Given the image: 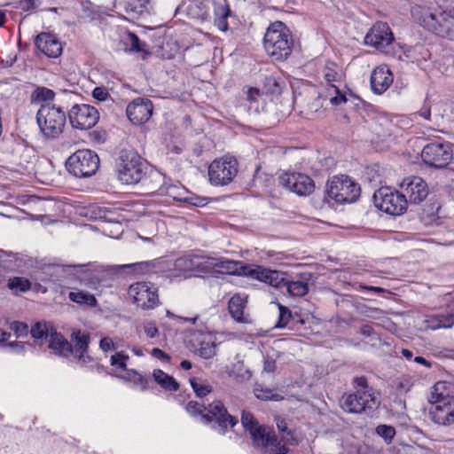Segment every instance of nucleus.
I'll return each mask as SVG.
<instances>
[{
  "label": "nucleus",
  "mask_w": 454,
  "mask_h": 454,
  "mask_svg": "<svg viewBox=\"0 0 454 454\" xmlns=\"http://www.w3.org/2000/svg\"><path fill=\"white\" fill-rule=\"evenodd\" d=\"M311 278L312 274L309 272L291 276L286 272L257 265L258 281L277 288L286 287L287 294L293 297H302L309 293Z\"/></svg>",
  "instance_id": "1"
},
{
  "label": "nucleus",
  "mask_w": 454,
  "mask_h": 454,
  "mask_svg": "<svg viewBox=\"0 0 454 454\" xmlns=\"http://www.w3.org/2000/svg\"><path fill=\"white\" fill-rule=\"evenodd\" d=\"M428 402L433 405L429 417L434 423L442 427L454 425V395L450 382H436L432 387Z\"/></svg>",
  "instance_id": "2"
},
{
  "label": "nucleus",
  "mask_w": 454,
  "mask_h": 454,
  "mask_svg": "<svg viewBox=\"0 0 454 454\" xmlns=\"http://www.w3.org/2000/svg\"><path fill=\"white\" fill-rule=\"evenodd\" d=\"M185 410L192 416L200 415L201 422L212 424V428L221 434H224L229 427H233L239 422L238 419L231 416L219 400L212 402L207 408L196 401H190Z\"/></svg>",
  "instance_id": "3"
},
{
  "label": "nucleus",
  "mask_w": 454,
  "mask_h": 454,
  "mask_svg": "<svg viewBox=\"0 0 454 454\" xmlns=\"http://www.w3.org/2000/svg\"><path fill=\"white\" fill-rule=\"evenodd\" d=\"M356 391L342 396L341 407L348 413H362L376 410L380 401L366 377H355L352 380Z\"/></svg>",
  "instance_id": "4"
},
{
  "label": "nucleus",
  "mask_w": 454,
  "mask_h": 454,
  "mask_svg": "<svg viewBox=\"0 0 454 454\" xmlns=\"http://www.w3.org/2000/svg\"><path fill=\"white\" fill-rule=\"evenodd\" d=\"M263 48L273 60H286L292 53L294 39L289 28L281 21L269 26L263 37Z\"/></svg>",
  "instance_id": "5"
},
{
  "label": "nucleus",
  "mask_w": 454,
  "mask_h": 454,
  "mask_svg": "<svg viewBox=\"0 0 454 454\" xmlns=\"http://www.w3.org/2000/svg\"><path fill=\"white\" fill-rule=\"evenodd\" d=\"M150 169L149 163L133 150H121L117 163L118 179L125 184H138Z\"/></svg>",
  "instance_id": "6"
},
{
  "label": "nucleus",
  "mask_w": 454,
  "mask_h": 454,
  "mask_svg": "<svg viewBox=\"0 0 454 454\" xmlns=\"http://www.w3.org/2000/svg\"><path fill=\"white\" fill-rule=\"evenodd\" d=\"M66 114L60 106L51 103L41 106L36 114V122L40 132L46 139H57L66 125Z\"/></svg>",
  "instance_id": "7"
},
{
  "label": "nucleus",
  "mask_w": 454,
  "mask_h": 454,
  "mask_svg": "<svg viewBox=\"0 0 454 454\" xmlns=\"http://www.w3.org/2000/svg\"><path fill=\"white\" fill-rule=\"evenodd\" d=\"M360 186L348 176H333L327 183V197L338 204L355 202L360 195Z\"/></svg>",
  "instance_id": "8"
},
{
  "label": "nucleus",
  "mask_w": 454,
  "mask_h": 454,
  "mask_svg": "<svg viewBox=\"0 0 454 454\" xmlns=\"http://www.w3.org/2000/svg\"><path fill=\"white\" fill-rule=\"evenodd\" d=\"M239 162L234 156L224 155L214 160L208 166V180L214 186L230 184L237 176Z\"/></svg>",
  "instance_id": "9"
},
{
  "label": "nucleus",
  "mask_w": 454,
  "mask_h": 454,
  "mask_svg": "<svg viewBox=\"0 0 454 454\" xmlns=\"http://www.w3.org/2000/svg\"><path fill=\"white\" fill-rule=\"evenodd\" d=\"M372 199L375 207L388 215H401L407 209L408 200L403 192L388 186L378 189Z\"/></svg>",
  "instance_id": "10"
},
{
  "label": "nucleus",
  "mask_w": 454,
  "mask_h": 454,
  "mask_svg": "<svg viewBox=\"0 0 454 454\" xmlns=\"http://www.w3.org/2000/svg\"><path fill=\"white\" fill-rule=\"evenodd\" d=\"M98 167V156L88 149L76 151L67 160V170L79 178L91 176Z\"/></svg>",
  "instance_id": "11"
},
{
  "label": "nucleus",
  "mask_w": 454,
  "mask_h": 454,
  "mask_svg": "<svg viewBox=\"0 0 454 454\" xmlns=\"http://www.w3.org/2000/svg\"><path fill=\"white\" fill-rule=\"evenodd\" d=\"M128 296L137 308L153 309L159 303L158 289L151 282H136L129 286Z\"/></svg>",
  "instance_id": "12"
},
{
  "label": "nucleus",
  "mask_w": 454,
  "mask_h": 454,
  "mask_svg": "<svg viewBox=\"0 0 454 454\" xmlns=\"http://www.w3.org/2000/svg\"><path fill=\"white\" fill-rule=\"evenodd\" d=\"M209 256L202 254H185L175 260L172 278H187L191 272L209 273Z\"/></svg>",
  "instance_id": "13"
},
{
  "label": "nucleus",
  "mask_w": 454,
  "mask_h": 454,
  "mask_svg": "<svg viewBox=\"0 0 454 454\" xmlns=\"http://www.w3.org/2000/svg\"><path fill=\"white\" fill-rule=\"evenodd\" d=\"M423 23L428 30L435 35L453 40L454 39V17L445 12L435 10L426 11L423 14Z\"/></svg>",
  "instance_id": "14"
},
{
  "label": "nucleus",
  "mask_w": 454,
  "mask_h": 454,
  "mask_svg": "<svg viewBox=\"0 0 454 454\" xmlns=\"http://www.w3.org/2000/svg\"><path fill=\"white\" fill-rule=\"evenodd\" d=\"M421 158L425 164L435 168H443L452 160V150L449 143H430L424 146Z\"/></svg>",
  "instance_id": "15"
},
{
  "label": "nucleus",
  "mask_w": 454,
  "mask_h": 454,
  "mask_svg": "<svg viewBox=\"0 0 454 454\" xmlns=\"http://www.w3.org/2000/svg\"><path fill=\"white\" fill-rule=\"evenodd\" d=\"M71 125L79 129H89L96 125L99 119L97 108L87 104L74 105L68 114Z\"/></svg>",
  "instance_id": "16"
},
{
  "label": "nucleus",
  "mask_w": 454,
  "mask_h": 454,
  "mask_svg": "<svg viewBox=\"0 0 454 454\" xmlns=\"http://www.w3.org/2000/svg\"><path fill=\"white\" fill-rule=\"evenodd\" d=\"M278 180L280 185L299 196H308L315 189L314 181L305 174L284 173Z\"/></svg>",
  "instance_id": "17"
},
{
  "label": "nucleus",
  "mask_w": 454,
  "mask_h": 454,
  "mask_svg": "<svg viewBox=\"0 0 454 454\" xmlns=\"http://www.w3.org/2000/svg\"><path fill=\"white\" fill-rule=\"evenodd\" d=\"M394 35L386 22H376L364 36V43L377 50L384 51L394 42Z\"/></svg>",
  "instance_id": "18"
},
{
  "label": "nucleus",
  "mask_w": 454,
  "mask_h": 454,
  "mask_svg": "<svg viewBox=\"0 0 454 454\" xmlns=\"http://www.w3.org/2000/svg\"><path fill=\"white\" fill-rule=\"evenodd\" d=\"M401 187L408 204H420L428 196L427 184L419 176H413L403 179Z\"/></svg>",
  "instance_id": "19"
},
{
  "label": "nucleus",
  "mask_w": 454,
  "mask_h": 454,
  "mask_svg": "<svg viewBox=\"0 0 454 454\" xmlns=\"http://www.w3.org/2000/svg\"><path fill=\"white\" fill-rule=\"evenodd\" d=\"M323 77L325 82L330 85L336 95L331 98L330 101L334 106H339L347 101L346 96L341 93L337 83L341 82L342 73L339 67L333 61H326L322 69Z\"/></svg>",
  "instance_id": "20"
},
{
  "label": "nucleus",
  "mask_w": 454,
  "mask_h": 454,
  "mask_svg": "<svg viewBox=\"0 0 454 454\" xmlns=\"http://www.w3.org/2000/svg\"><path fill=\"white\" fill-rule=\"evenodd\" d=\"M153 103L148 98H137L129 103L126 114L129 121L135 125L146 122L153 114Z\"/></svg>",
  "instance_id": "21"
},
{
  "label": "nucleus",
  "mask_w": 454,
  "mask_h": 454,
  "mask_svg": "<svg viewBox=\"0 0 454 454\" xmlns=\"http://www.w3.org/2000/svg\"><path fill=\"white\" fill-rule=\"evenodd\" d=\"M191 342L193 351L204 359H209L216 353L214 337L208 333H194Z\"/></svg>",
  "instance_id": "22"
},
{
  "label": "nucleus",
  "mask_w": 454,
  "mask_h": 454,
  "mask_svg": "<svg viewBox=\"0 0 454 454\" xmlns=\"http://www.w3.org/2000/svg\"><path fill=\"white\" fill-rule=\"evenodd\" d=\"M72 353L82 364L90 363L92 358L87 354L90 336L88 333L82 332L81 330H74L71 333Z\"/></svg>",
  "instance_id": "23"
},
{
  "label": "nucleus",
  "mask_w": 454,
  "mask_h": 454,
  "mask_svg": "<svg viewBox=\"0 0 454 454\" xmlns=\"http://www.w3.org/2000/svg\"><path fill=\"white\" fill-rule=\"evenodd\" d=\"M37 49L49 58H57L62 52L61 43L49 33L39 34L35 42Z\"/></svg>",
  "instance_id": "24"
},
{
  "label": "nucleus",
  "mask_w": 454,
  "mask_h": 454,
  "mask_svg": "<svg viewBox=\"0 0 454 454\" xmlns=\"http://www.w3.org/2000/svg\"><path fill=\"white\" fill-rule=\"evenodd\" d=\"M393 82V74L387 67H376L371 74L372 90L376 94L385 92Z\"/></svg>",
  "instance_id": "25"
},
{
  "label": "nucleus",
  "mask_w": 454,
  "mask_h": 454,
  "mask_svg": "<svg viewBox=\"0 0 454 454\" xmlns=\"http://www.w3.org/2000/svg\"><path fill=\"white\" fill-rule=\"evenodd\" d=\"M210 268L209 273H221V274H238L240 275L244 270V267L241 262L228 260V259H218L209 256Z\"/></svg>",
  "instance_id": "26"
},
{
  "label": "nucleus",
  "mask_w": 454,
  "mask_h": 454,
  "mask_svg": "<svg viewBox=\"0 0 454 454\" xmlns=\"http://www.w3.org/2000/svg\"><path fill=\"white\" fill-rule=\"evenodd\" d=\"M149 192H160V186H164L166 177L159 170L150 166L146 170V175L139 182Z\"/></svg>",
  "instance_id": "27"
},
{
  "label": "nucleus",
  "mask_w": 454,
  "mask_h": 454,
  "mask_svg": "<svg viewBox=\"0 0 454 454\" xmlns=\"http://www.w3.org/2000/svg\"><path fill=\"white\" fill-rule=\"evenodd\" d=\"M424 324L427 329L431 330L450 328L454 325V313L449 310L446 313L427 316Z\"/></svg>",
  "instance_id": "28"
},
{
  "label": "nucleus",
  "mask_w": 454,
  "mask_h": 454,
  "mask_svg": "<svg viewBox=\"0 0 454 454\" xmlns=\"http://www.w3.org/2000/svg\"><path fill=\"white\" fill-rule=\"evenodd\" d=\"M279 309L278 320L275 325L277 328H289L294 329L299 324L303 325L304 320L301 318V316L297 313L293 314L289 309L278 303Z\"/></svg>",
  "instance_id": "29"
},
{
  "label": "nucleus",
  "mask_w": 454,
  "mask_h": 454,
  "mask_svg": "<svg viewBox=\"0 0 454 454\" xmlns=\"http://www.w3.org/2000/svg\"><path fill=\"white\" fill-rule=\"evenodd\" d=\"M49 348L54 350L56 354L66 356L73 351L72 345L55 330L51 333L49 338Z\"/></svg>",
  "instance_id": "30"
},
{
  "label": "nucleus",
  "mask_w": 454,
  "mask_h": 454,
  "mask_svg": "<svg viewBox=\"0 0 454 454\" xmlns=\"http://www.w3.org/2000/svg\"><path fill=\"white\" fill-rule=\"evenodd\" d=\"M124 9L131 19H137L149 12V0H129L125 3Z\"/></svg>",
  "instance_id": "31"
},
{
  "label": "nucleus",
  "mask_w": 454,
  "mask_h": 454,
  "mask_svg": "<svg viewBox=\"0 0 454 454\" xmlns=\"http://www.w3.org/2000/svg\"><path fill=\"white\" fill-rule=\"evenodd\" d=\"M54 330L53 326L49 323L37 322L31 327L30 333L36 342L43 344V340L50 338Z\"/></svg>",
  "instance_id": "32"
},
{
  "label": "nucleus",
  "mask_w": 454,
  "mask_h": 454,
  "mask_svg": "<svg viewBox=\"0 0 454 454\" xmlns=\"http://www.w3.org/2000/svg\"><path fill=\"white\" fill-rule=\"evenodd\" d=\"M153 377L154 380L165 390L174 392L179 388V384L176 380L160 369L154 370Z\"/></svg>",
  "instance_id": "33"
},
{
  "label": "nucleus",
  "mask_w": 454,
  "mask_h": 454,
  "mask_svg": "<svg viewBox=\"0 0 454 454\" xmlns=\"http://www.w3.org/2000/svg\"><path fill=\"white\" fill-rule=\"evenodd\" d=\"M245 308V301L239 295H234L231 298L228 304V309L233 319L238 322H243V313Z\"/></svg>",
  "instance_id": "34"
},
{
  "label": "nucleus",
  "mask_w": 454,
  "mask_h": 454,
  "mask_svg": "<svg viewBox=\"0 0 454 454\" xmlns=\"http://www.w3.org/2000/svg\"><path fill=\"white\" fill-rule=\"evenodd\" d=\"M283 82L274 75H265L262 81V92L272 96H278L282 92Z\"/></svg>",
  "instance_id": "35"
},
{
  "label": "nucleus",
  "mask_w": 454,
  "mask_h": 454,
  "mask_svg": "<svg viewBox=\"0 0 454 454\" xmlns=\"http://www.w3.org/2000/svg\"><path fill=\"white\" fill-rule=\"evenodd\" d=\"M191 386L198 397H204L209 393H211L213 387L209 384V382L201 378H191L190 379Z\"/></svg>",
  "instance_id": "36"
},
{
  "label": "nucleus",
  "mask_w": 454,
  "mask_h": 454,
  "mask_svg": "<svg viewBox=\"0 0 454 454\" xmlns=\"http://www.w3.org/2000/svg\"><path fill=\"white\" fill-rule=\"evenodd\" d=\"M68 298L70 301L78 304H85L90 307H94L97 304V300L94 295L82 291L70 292Z\"/></svg>",
  "instance_id": "37"
},
{
  "label": "nucleus",
  "mask_w": 454,
  "mask_h": 454,
  "mask_svg": "<svg viewBox=\"0 0 454 454\" xmlns=\"http://www.w3.org/2000/svg\"><path fill=\"white\" fill-rule=\"evenodd\" d=\"M122 42L126 46V50L137 51V52H144L145 51V43L141 42L137 35L134 33H127L123 38Z\"/></svg>",
  "instance_id": "38"
},
{
  "label": "nucleus",
  "mask_w": 454,
  "mask_h": 454,
  "mask_svg": "<svg viewBox=\"0 0 454 454\" xmlns=\"http://www.w3.org/2000/svg\"><path fill=\"white\" fill-rule=\"evenodd\" d=\"M241 424L244 429L249 432L253 442H255V421L253 413L243 411L241 414Z\"/></svg>",
  "instance_id": "39"
},
{
  "label": "nucleus",
  "mask_w": 454,
  "mask_h": 454,
  "mask_svg": "<svg viewBox=\"0 0 454 454\" xmlns=\"http://www.w3.org/2000/svg\"><path fill=\"white\" fill-rule=\"evenodd\" d=\"M8 287L14 291L15 293L18 292H26L30 289L31 283L30 281L22 277H14L11 278L8 281Z\"/></svg>",
  "instance_id": "40"
},
{
  "label": "nucleus",
  "mask_w": 454,
  "mask_h": 454,
  "mask_svg": "<svg viewBox=\"0 0 454 454\" xmlns=\"http://www.w3.org/2000/svg\"><path fill=\"white\" fill-rule=\"evenodd\" d=\"M183 188L178 184L168 183L164 184V186H160V195H167L174 200H181V192Z\"/></svg>",
  "instance_id": "41"
},
{
  "label": "nucleus",
  "mask_w": 454,
  "mask_h": 454,
  "mask_svg": "<svg viewBox=\"0 0 454 454\" xmlns=\"http://www.w3.org/2000/svg\"><path fill=\"white\" fill-rule=\"evenodd\" d=\"M55 92L46 87H37L33 92V98L36 101L46 102L54 99Z\"/></svg>",
  "instance_id": "42"
},
{
  "label": "nucleus",
  "mask_w": 454,
  "mask_h": 454,
  "mask_svg": "<svg viewBox=\"0 0 454 454\" xmlns=\"http://www.w3.org/2000/svg\"><path fill=\"white\" fill-rule=\"evenodd\" d=\"M122 268H130L139 274H145L151 272L154 268V262L153 261L139 262L130 264L123 265Z\"/></svg>",
  "instance_id": "43"
},
{
  "label": "nucleus",
  "mask_w": 454,
  "mask_h": 454,
  "mask_svg": "<svg viewBox=\"0 0 454 454\" xmlns=\"http://www.w3.org/2000/svg\"><path fill=\"white\" fill-rule=\"evenodd\" d=\"M90 266H91L90 263L73 264V265H66V266L56 264V265L49 266V269H52L54 270V272H56V273H59L60 271L66 272L67 269H73L75 271V273H80V272L86 273L89 270V267H90Z\"/></svg>",
  "instance_id": "44"
},
{
  "label": "nucleus",
  "mask_w": 454,
  "mask_h": 454,
  "mask_svg": "<svg viewBox=\"0 0 454 454\" xmlns=\"http://www.w3.org/2000/svg\"><path fill=\"white\" fill-rule=\"evenodd\" d=\"M264 432V428L257 425V440L260 438L263 441L266 447H270L271 449L274 448L279 442L278 437L274 434H268L265 436Z\"/></svg>",
  "instance_id": "45"
},
{
  "label": "nucleus",
  "mask_w": 454,
  "mask_h": 454,
  "mask_svg": "<svg viewBox=\"0 0 454 454\" xmlns=\"http://www.w3.org/2000/svg\"><path fill=\"white\" fill-rule=\"evenodd\" d=\"M376 433L389 443L395 434V429L391 426L380 425L376 427Z\"/></svg>",
  "instance_id": "46"
},
{
  "label": "nucleus",
  "mask_w": 454,
  "mask_h": 454,
  "mask_svg": "<svg viewBox=\"0 0 454 454\" xmlns=\"http://www.w3.org/2000/svg\"><path fill=\"white\" fill-rule=\"evenodd\" d=\"M129 380H133L134 384L145 390L147 387V379L134 370H129L127 372Z\"/></svg>",
  "instance_id": "47"
},
{
  "label": "nucleus",
  "mask_w": 454,
  "mask_h": 454,
  "mask_svg": "<svg viewBox=\"0 0 454 454\" xmlns=\"http://www.w3.org/2000/svg\"><path fill=\"white\" fill-rule=\"evenodd\" d=\"M127 359L128 356L124 355L122 352L116 353L111 357V365L114 366L116 369L126 371Z\"/></svg>",
  "instance_id": "48"
},
{
  "label": "nucleus",
  "mask_w": 454,
  "mask_h": 454,
  "mask_svg": "<svg viewBox=\"0 0 454 454\" xmlns=\"http://www.w3.org/2000/svg\"><path fill=\"white\" fill-rule=\"evenodd\" d=\"M257 391L261 392V394L257 395V399L263 401H280L284 399V397L280 395L273 393L271 389H262L257 387Z\"/></svg>",
  "instance_id": "49"
},
{
  "label": "nucleus",
  "mask_w": 454,
  "mask_h": 454,
  "mask_svg": "<svg viewBox=\"0 0 454 454\" xmlns=\"http://www.w3.org/2000/svg\"><path fill=\"white\" fill-rule=\"evenodd\" d=\"M10 328L18 337L27 336L29 332L27 325L20 321L11 323Z\"/></svg>",
  "instance_id": "50"
},
{
  "label": "nucleus",
  "mask_w": 454,
  "mask_h": 454,
  "mask_svg": "<svg viewBox=\"0 0 454 454\" xmlns=\"http://www.w3.org/2000/svg\"><path fill=\"white\" fill-rule=\"evenodd\" d=\"M143 329L146 336L149 338H154L159 333L158 328L153 322L145 323L143 325Z\"/></svg>",
  "instance_id": "51"
},
{
  "label": "nucleus",
  "mask_w": 454,
  "mask_h": 454,
  "mask_svg": "<svg viewBox=\"0 0 454 454\" xmlns=\"http://www.w3.org/2000/svg\"><path fill=\"white\" fill-rule=\"evenodd\" d=\"M92 96L99 101H105L109 97V93L105 87H96L92 91Z\"/></svg>",
  "instance_id": "52"
},
{
  "label": "nucleus",
  "mask_w": 454,
  "mask_h": 454,
  "mask_svg": "<svg viewBox=\"0 0 454 454\" xmlns=\"http://www.w3.org/2000/svg\"><path fill=\"white\" fill-rule=\"evenodd\" d=\"M99 347L105 352L116 349L114 343L110 337L102 338L99 342Z\"/></svg>",
  "instance_id": "53"
},
{
  "label": "nucleus",
  "mask_w": 454,
  "mask_h": 454,
  "mask_svg": "<svg viewBox=\"0 0 454 454\" xmlns=\"http://www.w3.org/2000/svg\"><path fill=\"white\" fill-rule=\"evenodd\" d=\"M276 369V360L269 356L263 359V372H274Z\"/></svg>",
  "instance_id": "54"
},
{
  "label": "nucleus",
  "mask_w": 454,
  "mask_h": 454,
  "mask_svg": "<svg viewBox=\"0 0 454 454\" xmlns=\"http://www.w3.org/2000/svg\"><path fill=\"white\" fill-rule=\"evenodd\" d=\"M151 354L154 357H156L158 359H160V360H166V361H169L170 360V356L168 354H166L164 351H162L161 349H160L158 348H153Z\"/></svg>",
  "instance_id": "55"
},
{
  "label": "nucleus",
  "mask_w": 454,
  "mask_h": 454,
  "mask_svg": "<svg viewBox=\"0 0 454 454\" xmlns=\"http://www.w3.org/2000/svg\"><path fill=\"white\" fill-rule=\"evenodd\" d=\"M7 347L12 348L15 353L21 354L25 352L26 344L23 342H10Z\"/></svg>",
  "instance_id": "56"
},
{
  "label": "nucleus",
  "mask_w": 454,
  "mask_h": 454,
  "mask_svg": "<svg viewBox=\"0 0 454 454\" xmlns=\"http://www.w3.org/2000/svg\"><path fill=\"white\" fill-rule=\"evenodd\" d=\"M360 333L364 337H376L377 334L372 326L364 325L360 328Z\"/></svg>",
  "instance_id": "57"
},
{
  "label": "nucleus",
  "mask_w": 454,
  "mask_h": 454,
  "mask_svg": "<svg viewBox=\"0 0 454 454\" xmlns=\"http://www.w3.org/2000/svg\"><path fill=\"white\" fill-rule=\"evenodd\" d=\"M418 114L427 121L431 120V108L427 105H424L423 107L418 112Z\"/></svg>",
  "instance_id": "58"
},
{
  "label": "nucleus",
  "mask_w": 454,
  "mask_h": 454,
  "mask_svg": "<svg viewBox=\"0 0 454 454\" xmlns=\"http://www.w3.org/2000/svg\"><path fill=\"white\" fill-rule=\"evenodd\" d=\"M274 454H286L288 449L279 442L274 448L270 449Z\"/></svg>",
  "instance_id": "59"
},
{
  "label": "nucleus",
  "mask_w": 454,
  "mask_h": 454,
  "mask_svg": "<svg viewBox=\"0 0 454 454\" xmlns=\"http://www.w3.org/2000/svg\"><path fill=\"white\" fill-rule=\"evenodd\" d=\"M20 7L23 11H29L35 7V0H20Z\"/></svg>",
  "instance_id": "60"
},
{
  "label": "nucleus",
  "mask_w": 454,
  "mask_h": 454,
  "mask_svg": "<svg viewBox=\"0 0 454 454\" xmlns=\"http://www.w3.org/2000/svg\"><path fill=\"white\" fill-rule=\"evenodd\" d=\"M359 288L361 290H370V291H372V292H374L376 294H382V293L385 292L384 288L378 287V286H368L360 285Z\"/></svg>",
  "instance_id": "61"
},
{
  "label": "nucleus",
  "mask_w": 454,
  "mask_h": 454,
  "mask_svg": "<svg viewBox=\"0 0 454 454\" xmlns=\"http://www.w3.org/2000/svg\"><path fill=\"white\" fill-rule=\"evenodd\" d=\"M414 362H416L417 364H422L427 368H431L432 367V362L427 360L426 358L422 357V356H415L414 357Z\"/></svg>",
  "instance_id": "62"
},
{
  "label": "nucleus",
  "mask_w": 454,
  "mask_h": 454,
  "mask_svg": "<svg viewBox=\"0 0 454 454\" xmlns=\"http://www.w3.org/2000/svg\"><path fill=\"white\" fill-rule=\"evenodd\" d=\"M277 427H278V429L280 431V432H286L288 434H291L290 431H287V423L286 422L285 419H279L278 422H277Z\"/></svg>",
  "instance_id": "63"
},
{
  "label": "nucleus",
  "mask_w": 454,
  "mask_h": 454,
  "mask_svg": "<svg viewBox=\"0 0 454 454\" xmlns=\"http://www.w3.org/2000/svg\"><path fill=\"white\" fill-rule=\"evenodd\" d=\"M402 355L408 360H411L413 358L412 351L406 348L402 349Z\"/></svg>",
  "instance_id": "64"
}]
</instances>
